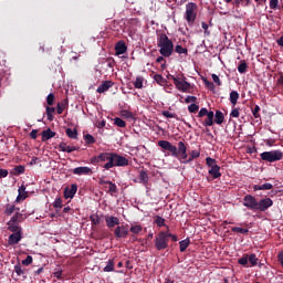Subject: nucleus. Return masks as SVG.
I'll return each mask as SVG.
<instances>
[{
    "label": "nucleus",
    "instance_id": "49530a36",
    "mask_svg": "<svg viewBox=\"0 0 283 283\" xmlns=\"http://www.w3.org/2000/svg\"><path fill=\"white\" fill-rule=\"evenodd\" d=\"M112 271H114V260H109L104 268L105 273H112Z\"/></svg>",
    "mask_w": 283,
    "mask_h": 283
},
{
    "label": "nucleus",
    "instance_id": "ea45409f",
    "mask_svg": "<svg viewBox=\"0 0 283 283\" xmlns=\"http://www.w3.org/2000/svg\"><path fill=\"white\" fill-rule=\"evenodd\" d=\"M231 231L233 233H241L242 235H247L249 233V229L240 228V227H233L231 228Z\"/></svg>",
    "mask_w": 283,
    "mask_h": 283
},
{
    "label": "nucleus",
    "instance_id": "4be33fe9",
    "mask_svg": "<svg viewBox=\"0 0 283 283\" xmlns=\"http://www.w3.org/2000/svg\"><path fill=\"white\" fill-rule=\"evenodd\" d=\"M208 174L212 176V180H216L218 178L222 177V172H220V166H213L212 168L209 169Z\"/></svg>",
    "mask_w": 283,
    "mask_h": 283
},
{
    "label": "nucleus",
    "instance_id": "338daca9",
    "mask_svg": "<svg viewBox=\"0 0 283 283\" xmlns=\"http://www.w3.org/2000/svg\"><path fill=\"white\" fill-rule=\"evenodd\" d=\"M252 114L254 116V118H260V106H255L253 109H252Z\"/></svg>",
    "mask_w": 283,
    "mask_h": 283
},
{
    "label": "nucleus",
    "instance_id": "6e6552de",
    "mask_svg": "<svg viewBox=\"0 0 283 283\" xmlns=\"http://www.w3.org/2000/svg\"><path fill=\"white\" fill-rule=\"evenodd\" d=\"M158 147H161V149L169 151L172 158H176L178 156V146L172 145L168 140H159Z\"/></svg>",
    "mask_w": 283,
    "mask_h": 283
},
{
    "label": "nucleus",
    "instance_id": "13d9d810",
    "mask_svg": "<svg viewBox=\"0 0 283 283\" xmlns=\"http://www.w3.org/2000/svg\"><path fill=\"white\" fill-rule=\"evenodd\" d=\"M231 118H240V108H233L230 113Z\"/></svg>",
    "mask_w": 283,
    "mask_h": 283
},
{
    "label": "nucleus",
    "instance_id": "8fccbe9b",
    "mask_svg": "<svg viewBox=\"0 0 283 283\" xmlns=\"http://www.w3.org/2000/svg\"><path fill=\"white\" fill-rule=\"evenodd\" d=\"M206 165H207L208 167H210V169L218 166L216 159H213V158H211V157H207V158H206Z\"/></svg>",
    "mask_w": 283,
    "mask_h": 283
},
{
    "label": "nucleus",
    "instance_id": "c9c22d12",
    "mask_svg": "<svg viewBox=\"0 0 283 283\" xmlns=\"http://www.w3.org/2000/svg\"><path fill=\"white\" fill-rule=\"evenodd\" d=\"M55 112H56V108L46 106L48 120H50V122L54 120V113Z\"/></svg>",
    "mask_w": 283,
    "mask_h": 283
},
{
    "label": "nucleus",
    "instance_id": "72a5a7b5",
    "mask_svg": "<svg viewBox=\"0 0 283 283\" xmlns=\"http://www.w3.org/2000/svg\"><path fill=\"white\" fill-rule=\"evenodd\" d=\"M154 81H155L158 85H161V86L167 85V80H166L165 77H163V75H160V74L154 75Z\"/></svg>",
    "mask_w": 283,
    "mask_h": 283
},
{
    "label": "nucleus",
    "instance_id": "de8ad7c7",
    "mask_svg": "<svg viewBox=\"0 0 283 283\" xmlns=\"http://www.w3.org/2000/svg\"><path fill=\"white\" fill-rule=\"evenodd\" d=\"M53 207L54 209H63V199L61 197L55 198Z\"/></svg>",
    "mask_w": 283,
    "mask_h": 283
},
{
    "label": "nucleus",
    "instance_id": "f8f14e48",
    "mask_svg": "<svg viewBox=\"0 0 283 283\" xmlns=\"http://www.w3.org/2000/svg\"><path fill=\"white\" fill-rule=\"evenodd\" d=\"M114 235L117 240L125 239L129 235V228L127 226H117L114 230Z\"/></svg>",
    "mask_w": 283,
    "mask_h": 283
},
{
    "label": "nucleus",
    "instance_id": "7ed1b4c3",
    "mask_svg": "<svg viewBox=\"0 0 283 283\" xmlns=\"http://www.w3.org/2000/svg\"><path fill=\"white\" fill-rule=\"evenodd\" d=\"M129 165V159L127 157L120 156L117 153H112L111 161L106 163L103 168L109 170L114 167H127Z\"/></svg>",
    "mask_w": 283,
    "mask_h": 283
},
{
    "label": "nucleus",
    "instance_id": "412c9836",
    "mask_svg": "<svg viewBox=\"0 0 283 283\" xmlns=\"http://www.w3.org/2000/svg\"><path fill=\"white\" fill-rule=\"evenodd\" d=\"M114 86V82L112 81H105L103 82L96 90V92L98 94H103L105 92H107V90H109V87H113Z\"/></svg>",
    "mask_w": 283,
    "mask_h": 283
},
{
    "label": "nucleus",
    "instance_id": "79ce46f5",
    "mask_svg": "<svg viewBox=\"0 0 283 283\" xmlns=\"http://www.w3.org/2000/svg\"><path fill=\"white\" fill-rule=\"evenodd\" d=\"M190 163H193L196 158H200V150L195 149L189 153Z\"/></svg>",
    "mask_w": 283,
    "mask_h": 283
},
{
    "label": "nucleus",
    "instance_id": "6e6d98bb",
    "mask_svg": "<svg viewBox=\"0 0 283 283\" xmlns=\"http://www.w3.org/2000/svg\"><path fill=\"white\" fill-rule=\"evenodd\" d=\"M155 223L157 224V227H165V218L157 216L155 219Z\"/></svg>",
    "mask_w": 283,
    "mask_h": 283
},
{
    "label": "nucleus",
    "instance_id": "774afa93",
    "mask_svg": "<svg viewBox=\"0 0 283 283\" xmlns=\"http://www.w3.org/2000/svg\"><path fill=\"white\" fill-rule=\"evenodd\" d=\"M276 85L279 87H283V73L279 74V78L276 80Z\"/></svg>",
    "mask_w": 283,
    "mask_h": 283
},
{
    "label": "nucleus",
    "instance_id": "f3484780",
    "mask_svg": "<svg viewBox=\"0 0 283 283\" xmlns=\"http://www.w3.org/2000/svg\"><path fill=\"white\" fill-rule=\"evenodd\" d=\"M105 222L108 229H114V227H118V224H120V219L114 216H107L105 217Z\"/></svg>",
    "mask_w": 283,
    "mask_h": 283
},
{
    "label": "nucleus",
    "instance_id": "603ef678",
    "mask_svg": "<svg viewBox=\"0 0 283 283\" xmlns=\"http://www.w3.org/2000/svg\"><path fill=\"white\" fill-rule=\"evenodd\" d=\"M84 139L86 140V145H94V143H96L94 136L90 134L84 135Z\"/></svg>",
    "mask_w": 283,
    "mask_h": 283
},
{
    "label": "nucleus",
    "instance_id": "6ab92c4d",
    "mask_svg": "<svg viewBox=\"0 0 283 283\" xmlns=\"http://www.w3.org/2000/svg\"><path fill=\"white\" fill-rule=\"evenodd\" d=\"M60 151H64L66 154H72V151H78V147L76 146H69L67 143L62 142L59 144Z\"/></svg>",
    "mask_w": 283,
    "mask_h": 283
},
{
    "label": "nucleus",
    "instance_id": "a18cd8bd",
    "mask_svg": "<svg viewBox=\"0 0 283 283\" xmlns=\"http://www.w3.org/2000/svg\"><path fill=\"white\" fill-rule=\"evenodd\" d=\"M90 220L94 227L101 224V217L98 214H92Z\"/></svg>",
    "mask_w": 283,
    "mask_h": 283
},
{
    "label": "nucleus",
    "instance_id": "c85d7f7f",
    "mask_svg": "<svg viewBox=\"0 0 283 283\" xmlns=\"http://www.w3.org/2000/svg\"><path fill=\"white\" fill-rule=\"evenodd\" d=\"M214 123L217 125H222V123H224V114L221 111H216Z\"/></svg>",
    "mask_w": 283,
    "mask_h": 283
},
{
    "label": "nucleus",
    "instance_id": "bf43d9fd",
    "mask_svg": "<svg viewBox=\"0 0 283 283\" xmlns=\"http://www.w3.org/2000/svg\"><path fill=\"white\" fill-rule=\"evenodd\" d=\"M54 95H53V93H50L49 95H48V97H46V103H48V105L49 106H52V105H54Z\"/></svg>",
    "mask_w": 283,
    "mask_h": 283
},
{
    "label": "nucleus",
    "instance_id": "f03ea898",
    "mask_svg": "<svg viewBox=\"0 0 283 283\" xmlns=\"http://www.w3.org/2000/svg\"><path fill=\"white\" fill-rule=\"evenodd\" d=\"M169 226H167V231H161L155 237V249L157 251H165V249L169 248Z\"/></svg>",
    "mask_w": 283,
    "mask_h": 283
},
{
    "label": "nucleus",
    "instance_id": "37998d69",
    "mask_svg": "<svg viewBox=\"0 0 283 283\" xmlns=\"http://www.w3.org/2000/svg\"><path fill=\"white\" fill-rule=\"evenodd\" d=\"M114 125H116V127H127V123L125 120H123L120 117H115L114 118Z\"/></svg>",
    "mask_w": 283,
    "mask_h": 283
},
{
    "label": "nucleus",
    "instance_id": "5fc2aeb1",
    "mask_svg": "<svg viewBox=\"0 0 283 283\" xmlns=\"http://www.w3.org/2000/svg\"><path fill=\"white\" fill-rule=\"evenodd\" d=\"M198 109H200V106L198 104H190L188 106V112H190V114H196Z\"/></svg>",
    "mask_w": 283,
    "mask_h": 283
},
{
    "label": "nucleus",
    "instance_id": "7c9ffc66",
    "mask_svg": "<svg viewBox=\"0 0 283 283\" xmlns=\"http://www.w3.org/2000/svg\"><path fill=\"white\" fill-rule=\"evenodd\" d=\"M189 244H191V240H189V238L180 241L179 242L180 252L185 253V251H187V249L189 248Z\"/></svg>",
    "mask_w": 283,
    "mask_h": 283
},
{
    "label": "nucleus",
    "instance_id": "dca6fc26",
    "mask_svg": "<svg viewBox=\"0 0 283 283\" xmlns=\"http://www.w3.org/2000/svg\"><path fill=\"white\" fill-rule=\"evenodd\" d=\"M23 239V235L21 234V230H19L18 232H13L8 240V243L10 247H14V244H19V242H21V240Z\"/></svg>",
    "mask_w": 283,
    "mask_h": 283
},
{
    "label": "nucleus",
    "instance_id": "9d476101",
    "mask_svg": "<svg viewBox=\"0 0 283 283\" xmlns=\"http://www.w3.org/2000/svg\"><path fill=\"white\" fill-rule=\"evenodd\" d=\"M243 207L250 209V211H258V199H255L251 195H247L243 197Z\"/></svg>",
    "mask_w": 283,
    "mask_h": 283
},
{
    "label": "nucleus",
    "instance_id": "c03bdc74",
    "mask_svg": "<svg viewBox=\"0 0 283 283\" xmlns=\"http://www.w3.org/2000/svg\"><path fill=\"white\" fill-rule=\"evenodd\" d=\"M175 52L177 54H189V51L187 50V48H182V45L180 44H177L176 48H175Z\"/></svg>",
    "mask_w": 283,
    "mask_h": 283
},
{
    "label": "nucleus",
    "instance_id": "39448f33",
    "mask_svg": "<svg viewBox=\"0 0 283 283\" xmlns=\"http://www.w3.org/2000/svg\"><path fill=\"white\" fill-rule=\"evenodd\" d=\"M176 158L181 165H189V163H191L189 154H187V144H185V142H178V153Z\"/></svg>",
    "mask_w": 283,
    "mask_h": 283
},
{
    "label": "nucleus",
    "instance_id": "a19ab883",
    "mask_svg": "<svg viewBox=\"0 0 283 283\" xmlns=\"http://www.w3.org/2000/svg\"><path fill=\"white\" fill-rule=\"evenodd\" d=\"M21 174H25V166H22V165L15 166L13 175L21 176Z\"/></svg>",
    "mask_w": 283,
    "mask_h": 283
},
{
    "label": "nucleus",
    "instance_id": "cd10ccee",
    "mask_svg": "<svg viewBox=\"0 0 283 283\" xmlns=\"http://www.w3.org/2000/svg\"><path fill=\"white\" fill-rule=\"evenodd\" d=\"M213 117H214V114L212 111H209V114L207 116V119L201 122L202 125H205V127H211L213 125Z\"/></svg>",
    "mask_w": 283,
    "mask_h": 283
},
{
    "label": "nucleus",
    "instance_id": "3c124183",
    "mask_svg": "<svg viewBox=\"0 0 283 283\" xmlns=\"http://www.w3.org/2000/svg\"><path fill=\"white\" fill-rule=\"evenodd\" d=\"M120 116H123V118H134V113L129 112L127 109H123L120 111Z\"/></svg>",
    "mask_w": 283,
    "mask_h": 283
},
{
    "label": "nucleus",
    "instance_id": "5701e85b",
    "mask_svg": "<svg viewBox=\"0 0 283 283\" xmlns=\"http://www.w3.org/2000/svg\"><path fill=\"white\" fill-rule=\"evenodd\" d=\"M7 224L9 231H11L12 233H18V231H21V227H19V223L12 219H10Z\"/></svg>",
    "mask_w": 283,
    "mask_h": 283
},
{
    "label": "nucleus",
    "instance_id": "2f4dec72",
    "mask_svg": "<svg viewBox=\"0 0 283 283\" xmlns=\"http://www.w3.org/2000/svg\"><path fill=\"white\" fill-rule=\"evenodd\" d=\"M25 218H28V216L21 213V212H17L12 218L11 220H13V222H17L18 224L20 222H23V220H25Z\"/></svg>",
    "mask_w": 283,
    "mask_h": 283
},
{
    "label": "nucleus",
    "instance_id": "69168bd1",
    "mask_svg": "<svg viewBox=\"0 0 283 283\" xmlns=\"http://www.w3.org/2000/svg\"><path fill=\"white\" fill-rule=\"evenodd\" d=\"M14 272L17 273V275H23V269L21 268V264H17L14 265Z\"/></svg>",
    "mask_w": 283,
    "mask_h": 283
},
{
    "label": "nucleus",
    "instance_id": "e433bc0d",
    "mask_svg": "<svg viewBox=\"0 0 283 283\" xmlns=\"http://www.w3.org/2000/svg\"><path fill=\"white\" fill-rule=\"evenodd\" d=\"M67 106V101L64 99L61 103L57 104L56 106V113L57 114H63V112L65 111V107Z\"/></svg>",
    "mask_w": 283,
    "mask_h": 283
},
{
    "label": "nucleus",
    "instance_id": "b1692460",
    "mask_svg": "<svg viewBox=\"0 0 283 283\" xmlns=\"http://www.w3.org/2000/svg\"><path fill=\"white\" fill-rule=\"evenodd\" d=\"M56 136V133H54L51 128H48L42 132V143H45V140H50L51 138H54Z\"/></svg>",
    "mask_w": 283,
    "mask_h": 283
},
{
    "label": "nucleus",
    "instance_id": "2eb2a0df",
    "mask_svg": "<svg viewBox=\"0 0 283 283\" xmlns=\"http://www.w3.org/2000/svg\"><path fill=\"white\" fill-rule=\"evenodd\" d=\"M74 176H92L94 174L92 171V168L84 166V167H77L73 169Z\"/></svg>",
    "mask_w": 283,
    "mask_h": 283
},
{
    "label": "nucleus",
    "instance_id": "0e129e2a",
    "mask_svg": "<svg viewBox=\"0 0 283 283\" xmlns=\"http://www.w3.org/2000/svg\"><path fill=\"white\" fill-rule=\"evenodd\" d=\"M196 101H198V97L188 95V96L186 97V99H185V103H187V104H189V103L195 104Z\"/></svg>",
    "mask_w": 283,
    "mask_h": 283
},
{
    "label": "nucleus",
    "instance_id": "864d4df0",
    "mask_svg": "<svg viewBox=\"0 0 283 283\" xmlns=\"http://www.w3.org/2000/svg\"><path fill=\"white\" fill-rule=\"evenodd\" d=\"M53 277H56V280H63V270L55 269L53 272Z\"/></svg>",
    "mask_w": 283,
    "mask_h": 283
},
{
    "label": "nucleus",
    "instance_id": "aec40b11",
    "mask_svg": "<svg viewBox=\"0 0 283 283\" xmlns=\"http://www.w3.org/2000/svg\"><path fill=\"white\" fill-rule=\"evenodd\" d=\"M127 52V44H125V41H119L115 45V53L117 56H120V54H125Z\"/></svg>",
    "mask_w": 283,
    "mask_h": 283
},
{
    "label": "nucleus",
    "instance_id": "393cba45",
    "mask_svg": "<svg viewBox=\"0 0 283 283\" xmlns=\"http://www.w3.org/2000/svg\"><path fill=\"white\" fill-rule=\"evenodd\" d=\"M253 189L254 191H270L273 189V184L254 185Z\"/></svg>",
    "mask_w": 283,
    "mask_h": 283
},
{
    "label": "nucleus",
    "instance_id": "9b49d317",
    "mask_svg": "<svg viewBox=\"0 0 283 283\" xmlns=\"http://www.w3.org/2000/svg\"><path fill=\"white\" fill-rule=\"evenodd\" d=\"M92 165H98V163H112V153H102L98 156L92 157Z\"/></svg>",
    "mask_w": 283,
    "mask_h": 283
},
{
    "label": "nucleus",
    "instance_id": "20e7f679",
    "mask_svg": "<svg viewBox=\"0 0 283 283\" xmlns=\"http://www.w3.org/2000/svg\"><path fill=\"white\" fill-rule=\"evenodd\" d=\"M167 78L169 81H174V84L179 90V92H187V90H191V84L187 82V77H185L184 75L174 76L171 74H168Z\"/></svg>",
    "mask_w": 283,
    "mask_h": 283
},
{
    "label": "nucleus",
    "instance_id": "58836bf2",
    "mask_svg": "<svg viewBox=\"0 0 283 283\" xmlns=\"http://www.w3.org/2000/svg\"><path fill=\"white\" fill-rule=\"evenodd\" d=\"M258 261L259 259L254 253L248 254V262H250L251 266H258Z\"/></svg>",
    "mask_w": 283,
    "mask_h": 283
},
{
    "label": "nucleus",
    "instance_id": "f704fd0d",
    "mask_svg": "<svg viewBox=\"0 0 283 283\" xmlns=\"http://www.w3.org/2000/svg\"><path fill=\"white\" fill-rule=\"evenodd\" d=\"M238 264H241V266H245L249 269V254H243L242 258L238 259Z\"/></svg>",
    "mask_w": 283,
    "mask_h": 283
},
{
    "label": "nucleus",
    "instance_id": "4468645a",
    "mask_svg": "<svg viewBox=\"0 0 283 283\" xmlns=\"http://www.w3.org/2000/svg\"><path fill=\"white\" fill-rule=\"evenodd\" d=\"M76 191H78V185L76 184L71 185V188L66 187L64 189V198L66 200L74 198V196H76Z\"/></svg>",
    "mask_w": 283,
    "mask_h": 283
},
{
    "label": "nucleus",
    "instance_id": "a211bd4d",
    "mask_svg": "<svg viewBox=\"0 0 283 283\" xmlns=\"http://www.w3.org/2000/svg\"><path fill=\"white\" fill-rule=\"evenodd\" d=\"M29 198V192L25 191V185H21L18 189V197L15 199V202H22L23 200H27Z\"/></svg>",
    "mask_w": 283,
    "mask_h": 283
},
{
    "label": "nucleus",
    "instance_id": "423d86ee",
    "mask_svg": "<svg viewBox=\"0 0 283 283\" xmlns=\"http://www.w3.org/2000/svg\"><path fill=\"white\" fill-rule=\"evenodd\" d=\"M260 156L261 160H264L265 163H277V160H282L283 153L282 150H271L264 151Z\"/></svg>",
    "mask_w": 283,
    "mask_h": 283
},
{
    "label": "nucleus",
    "instance_id": "4d7b16f0",
    "mask_svg": "<svg viewBox=\"0 0 283 283\" xmlns=\"http://www.w3.org/2000/svg\"><path fill=\"white\" fill-rule=\"evenodd\" d=\"M15 209H17V208H15L14 206L8 205L7 208H6V210H4V213H6L7 216H12V214L14 213V210H15Z\"/></svg>",
    "mask_w": 283,
    "mask_h": 283
},
{
    "label": "nucleus",
    "instance_id": "680f3d73",
    "mask_svg": "<svg viewBox=\"0 0 283 283\" xmlns=\"http://www.w3.org/2000/svg\"><path fill=\"white\" fill-rule=\"evenodd\" d=\"M32 262H33L32 255H28V256L25 258V260L22 261V264H23L24 266H30V264H32Z\"/></svg>",
    "mask_w": 283,
    "mask_h": 283
},
{
    "label": "nucleus",
    "instance_id": "a878e982",
    "mask_svg": "<svg viewBox=\"0 0 283 283\" xmlns=\"http://www.w3.org/2000/svg\"><path fill=\"white\" fill-rule=\"evenodd\" d=\"M66 136H69L73 140H78V130L76 128H66L65 130Z\"/></svg>",
    "mask_w": 283,
    "mask_h": 283
},
{
    "label": "nucleus",
    "instance_id": "0eeeda50",
    "mask_svg": "<svg viewBox=\"0 0 283 283\" xmlns=\"http://www.w3.org/2000/svg\"><path fill=\"white\" fill-rule=\"evenodd\" d=\"M197 10L198 4H196V2H189L188 4H186L185 19L188 23H193L196 21V17H198V13H196Z\"/></svg>",
    "mask_w": 283,
    "mask_h": 283
},
{
    "label": "nucleus",
    "instance_id": "473e14b6",
    "mask_svg": "<svg viewBox=\"0 0 283 283\" xmlns=\"http://www.w3.org/2000/svg\"><path fill=\"white\" fill-rule=\"evenodd\" d=\"M247 70H249V64H247V61H241L239 66H238V72L240 74H247Z\"/></svg>",
    "mask_w": 283,
    "mask_h": 283
},
{
    "label": "nucleus",
    "instance_id": "f257e3e1",
    "mask_svg": "<svg viewBox=\"0 0 283 283\" xmlns=\"http://www.w3.org/2000/svg\"><path fill=\"white\" fill-rule=\"evenodd\" d=\"M157 45L159 49V53L161 56H165L168 59V56H171L174 54V42L169 40V36L167 34L161 33L157 40Z\"/></svg>",
    "mask_w": 283,
    "mask_h": 283
},
{
    "label": "nucleus",
    "instance_id": "1a4fd4ad",
    "mask_svg": "<svg viewBox=\"0 0 283 283\" xmlns=\"http://www.w3.org/2000/svg\"><path fill=\"white\" fill-rule=\"evenodd\" d=\"M99 185L104 187L106 193H109V196H114V193L118 192V187L111 180L101 179Z\"/></svg>",
    "mask_w": 283,
    "mask_h": 283
},
{
    "label": "nucleus",
    "instance_id": "09e8293b",
    "mask_svg": "<svg viewBox=\"0 0 283 283\" xmlns=\"http://www.w3.org/2000/svg\"><path fill=\"white\" fill-rule=\"evenodd\" d=\"M129 231H130V233L138 234L143 231V226H140V224L132 226Z\"/></svg>",
    "mask_w": 283,
    "mask_h": 283
},
{
    "label": "nucleus",
    "instance_id": "ddd939ff",
    "mask_svg": "<svg viewBox=\"0 0 283 283\" xmlns=\"http://www.w3.org/2000/svg\"><path fill=\"white\" fill-rule=\"evenodd\" d=\"M273 201L271 198L260 199V201L256 202V211H268L269 209H271Z\"/></svg>",
    "mask_w": 283,
    "mask_h": 283
},
{
    "label": "nucleus",
    "instance_id": "052dcab7",
    "mask_svg": "<svg viewBox=\"0 0 283 283\" xmlns=\"http://www.w3.org/2000/svg\"><path fill=\"white\" fill-rule=\"evenodd\" d=\"M203 116H209V111L207 108H201L198 113V118H203Z\"/></svg>",
    "mask_w": 283,
    "mask_h": 283
},
{
    "label": "nucleus",
    "instance_id": "c756f323",
    "mask_svg": "<svg viewBox=\"0 0 283 283\" xmlns=\"http://www.w3.org/2000/svg\"><path fill=\"white\" fill-rule=\"evenodd\" d=\"M239 98H240V93H238V91H232L230 93V103H231V105H233V107H235V105H238Z\"/></svg>",
    "mask_w": 283,
    "mask_h": 283
},
{
    "label": "nucleus",
    "instance_id": "bb28decb",
    "mask_svg": "<svg viewBox=\"0 0 283 283\" xmlns=\"http://www.w3.org/2000/svg\"><path fill=\"white\" fill-rule=\"evenodd\" d=\"M139 182L142 185H147L149 182V175L147 174L146 170L139 171Z\"/></svg>",
    "mask_w": 283,
    "mask_h": 283
},
{
    "label": "nucleus",
    "instance_id": "4c0bfd02",
    "mask_svg": "<svg viewBox=\"0 0 283 283\" xmlns=\"http://www.w3.org/2000/svg\"><path fill=\"white\" fill-rule=\"evenodd\" d=\"M144 82H145V78L143 76H137L136 81L134 82V87H136V90H143Z\"/></svg>",
    "mask_w": 283,
    "mask_h": 283
},
{
    "label": "nucleus",
    "instance_id": "e2e57ef3",
    "mask_svg": "<svg viewBox=\"0 0 283 283\" xmlns=\"http://www.w3.org/2000/svg\"><path fill=\"white\" fill-rule=\"evenodd\" d=\"M161 114L165 116V118H176V114L169 111H163Z\"/></svg>",
    "mask_w": 283,
    "mask_h": 283
}]
</instances>
